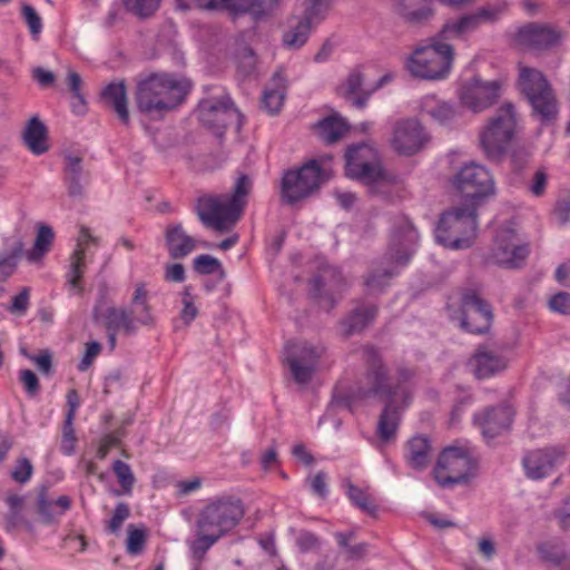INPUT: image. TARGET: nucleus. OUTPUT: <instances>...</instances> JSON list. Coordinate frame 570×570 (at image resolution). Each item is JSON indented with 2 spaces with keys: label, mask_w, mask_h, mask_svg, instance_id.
Listing matches in <instances>:
<instances>
[{
  "label": "nucleus",
  "mask_w": 570,
  "mask_h": 570,
  "mask_svg": "<svg viewBox=\"0 0 570 570\" xmlns=\"http://www.w3.org/2000/svg\"><path fill=\"white\" fill-rule=\"evenodd\" d=\"M519 88L528 98L534 112L543 120L552 119L557 114V102L553 91L543 76L537 69L520 67Z\"/></svg>",
  "instance_id": "nucleus-10"
},
{
  "label": "nucleus",
  "mask_w": 570,
  "mask_h": 570,
  "mask_svg": "<svg viewBox=\"0 0 570 570\" xmlns=\"http://www.w3.org/2000/svg\"><path fill=\"white\" fill-rule=\"evenodd\" d=\"M22 138L24 145L33 155H42L49 149L47 128L37 116H33L27 122Z\"/></svg>",
  "instance_id": "nucleus-35"
},
{
  "label": "nucleus",
  "mask_w": 570,
  "mask_h": 570,
  "mask_svg": "<svg viewBox=\"0 0 570 570\" xmlns=\"http://www.w3.org/2000/svg\"><path fill=\"white\" fill-rule=\"evenodd\" d=\"M53 230L47 225H41L38 228L37 237L35 240L33 248L27 252L26 256L29 262L36 263L40 261L47 252H49L53 242Z\"/></svg>",
  "instance_id": "nucleus-43"
},
{
  "label": "nucleus",
  "mask_w": 570,
  "mask_h": 570,
  "mask_svg": "<svg viewBox=\"0 0 570 570\" xmlns=\"http://www.w3.org/2000/svg\"><path fill=\"white\" fill-rule=\"evenodd\" d=\"M190 89L189 82L169 73H154L138 82V109L149 116H160L179 106Z\"/></svg>",
  "instance_id": "nucleus-4"
},
{
  "label": "nucleus",
  "mask_w": 570,
  "mask_h": 570,
  "mask_svg": "<svg viewBox=\"0 0 570 570\" xmlns=\"http://www.w3.org/2000/svg\"><path fill=\"white\" fill-rule=\"evenodd\" d=\"M6 502L10 509L9 520L10 522L14 523L24 504V497L19 494H9L6 499Z\"/></svg>",
  "instance_id": "nucleus-64"
},
{
  "label": "nucleus",
  "mask_w": 570,
  "mask_h": 570,
  "mask_svg": "<svg viewBox=\"0 0 570 570\" xmlns=\"http://www.w3.org/2000/svg\"><path fill=\"white\" fill-rule=\"evenodd\" d=\"M453 185L465 198V204H475L494 193V181L490 171L476 163L465 164L453 178Z\"/></svg>",
  "instance_id": "nucleus-12"
},
{
  "label": "nucleus",
  "mask_w": 570,
  "mask_h": 570,
  "mask_svg": "<svg viewBox=\"0 0 570 570\" xmlns=\"http://www.w3.org/2000/svg\"><path fill=\"white\" fill-rule=\"evenodd\" d=\"M73 420L75 419H71V415H66L62 428L60 450L66 455H71L75 451L76 435L73 429Z\"/></svg>",
  "instance_id": "nucleus-51"
},
{
  "label": "nucleus",
  "mask_w": 570,
  "mask_h": 570,
  "mask_svg": "<svg viewBox=\"0 0 570 570\" xmlns=\"http://www.w3.org/2000/svg\"><path fill=\"white\" fill-rule=\"evenodd\" d=\"M104 101L109 105L118 118L127 125L129 122V111L127 106V91L124 81L111 82L102 91Z\"/></svg>",
  "instance_id": "nucleus-38"
},
{
  "label": "nucleus",
  "mask_w": 570,
  "mask_h": 570,
  "mask_svg": "<svg viewBox=\"0 0 570 570\" xmlns=\"http://www.w3.org/2000/svg\"><path fill=\"white\" fill-rule=\"evenodd\" d=\"M165 240L170 257L175 259L186 257L196 248V240L186 234L180 224L167 227Z\"/></svg>",
  "instance_id": "nucleus-32"
},
{
  "label": "nucleus",
  "mask_w": 570,
  "mask_h": 570,
  "mask_svg": "<svg viewBox=\"0 0 570 570\" xmlns=\"http://www.w3.org/2000/svg\"><path fill=\"white\" fill-rule=\"evenodd\" d=\"M419 235L409 218L401 216L393 223L387 252L380 266L373 267L364 276L367 293H381L390 281L399 274L397 267L405 266L416 247Z\"/></svg>",
  "instance_id": "nucleus-2"
},
{
  "label": "nucleus",
  "mask_w": 570,
  "mask_h": 570,
  "mask_svg": "<svg viewBox=\"0 0 570 570\" xmlns=\"http://www.w3.org/2000/svg\"><path fill=\"white\" fill-rule=\"evenodd\" d=\"M429 140L430 136L421 122L407 118L394 125L391 144L397 154L412 156L423 149Z\"/></svg>",
  "instance_id": "nucleus-19"
},
{
  "label": "nucleus",
  "mask_w": 570,
  "mask_h": 570,
  "mask_svg": "<svg viewBox=\"0 0 570 570\" xmlns=\"http://www.w3.org/2000/svg\"><path fill=\"white\" fill-rule=\"evenodd\" d=\"M476 218L475 204H463L444 212L435 229L436 242L451 249L469 248L476 237Z\"/></svg>",
  "instance_id": "nucleus-6"
},
{
  "label": "nucleus",
  "mask_w": 570,
  "mask_h": 570,
  "mask_svg": "<svg viewBox=\"0 0 570 570\" xmlns=\"http://www.w3.org/2000/svg\"><path fill=\"white\" fill-rule=\"evenodd\" d=\"M372 150L365 146H353L346 151V175L367 181H376L381 176V169L376 163L364 160L365 154Z\"/></svg>",
  "instance_id": "nucleus-26"
},
{
  "label": "nucleus",
  "mask_w": 570,
  "mask_h": 570,
  "mask_svg": "<svg viewBox=\"0 0 570 570\" xmlns=\"http://www.w3.org/2000/svg\"><path fill=\"white\" fill-rule=\"evenodd\" d=\"M529 255L528 245L509 227L497 232L488 261L504 268L521 267Z\"/></svg>",
  "instance_id": "nucleus-14"
},
{
  "label": "nucleus",
  "mask_w": 570,
  "mask_h": 570,
  "mask_svg": "<svg viewBox=\"0 0 570 570\" xmlns=\"http://www.w3.org/2000/svg\"><path fill=\"white\" fill-rule=\"evenodd\" d=\"M122 436L124 432L121 430L104 435L99 441V446L96 453L97 458L99 460L106 459L112 448L120 445Z\"/></svg>",
  "instance_id": "nucleus-53"
},
{
  "label": "nucleus",
  "mask_w": 570,
  "mask_h": 570,
  "mask_svg": "<svg viewBox=\"0 0 570 570\" xmlns=\"http://www.w3.org/2000/svg\"><path fill=\"white\" fill-rule=\"evenodd\" d=\"M240 115L229 97L203 100L198 107L200 122L212 129L215 135L222 136L225 128L238 121Z\"/></svg>",
  "instance_id": "nucleus-18"
},
{
  "label": "nucleus",
  "mask_w": 570,
  "mask_h": 570,
  "mask_svg": "<svg viewBox=\"0 0 570 570\" xmlns=\"http://www.w3.org/2000/svg\"><path fill=\"white\" fill-rule=\"evenodd\" d=\"M277 0H229V11L234 13H249L258 19L269 14Z\"/></svg>",
  "instance_id": "nucleus-41"
},
{
  "label": "nucleus",
  "mask_w": 570,
  "mask_h": 570,
  "mask_svg": "<svg viewBox=\"0 0 570 570\" xmlns=\"http://www.w3.org/2000/svg\"><path fill=\"white\" fill-rule=\"evenodd\" d=\"M287 80L282 69L277 70L264 90L262 105L271 115L278 114L286 96Z\"/></svg>",
  "instance_id": "nucleus-31"
},
{
  "label": "nucleus",
  "mask_w": 570,
  "mask_h": 570,
  "mask_svg": "<svg viewBox=\"0 0 570 570\" xmlns=\"http://www.w3.org/2000/svg\"><path fill=\"white\" fill-rule=\"evenodd\" d=\"M344 288L345 282L341 272L328 264H323L312 281L313 295L322 298L327 309H332L335 305L334 294L342 293Z\"/></svg>",
  "instance_id": "nucleus-22"
},
{
  "label": "nucleus",
  "mask_w": 570,
  "mask_h": 570,
  "mask_svg": "<svg viewBox=\"0 0 570 570\" xmlns=\"http://www.w3.org/2000/svg\"><path fill=\"white\" fill-rule=\"evenodd\" d=\"M330 179V173L312 159L296 170H287L281 185V200L295 205L316 193Z\"/></svg>",
  "instance_id": "nucleus-9"
},
{
  "label": "nucleus",
  "mask_w": 570,
  "mask_h": 570,
  "mask_svg": "<svg viewBox=\"0 0 570 570\" xmlns=\"http://www.w3.org/2000/svg\"><path fill=\"white\" fill-rule=\"evenodd\" d=\"M500 13L501 10L499 7H483L472 13L464 14L456 19H450L443 24L441 31L434 38L445 43L453 39H464L481 26L495 22Z\"/></svg>",
  "instance_id": "nucleus-16"
},
{
  "label": "nucleus",
  "mask_w": 570,
  "mask_h": 570,
  "mask_svg": "<svg viewBox=\"0 0 570 570\" xmlns=\"http://www.w3.org/2000/svg\"><path fill=\"white\" fill-rule=\"evenodd\" d=\"M513 410L509 405L489 407L474 415V423L481 429L487 439H494L508 430L512 423Z\"/></svg>",
  "instance_id": "nucleus-23"
},
{
  "label": "nucleus",
  "mask_w": 570,
  "mask_h": 570,
  "mask_svg": "<svg viewBox=\"0 0 570 570\" xmlns=\"http://www.w3.org/2000/svg\"><path fill=\"white\" fill-rule=\"evenodd\" d=\"M65 161V183L70 197H81L83 195V169L82 158L77 155L67 154Z\"/></svg>",
  "instance_id": "nucleus-36"
},
{
  "label": "nucleus",
  "mask_w": 570,
  "mask_h": 570,
  "mask_svg": "<svg viewBox=\"0 0 570 570\" xmlns=\"http://www.w3.org/2000/svg\"><path fill=\"white\" fill-rule=\"evenodd\" d=\"M325 347L306 341L288 342L284 351V361L297 384H307L317 371L325 354Z\"/></svg>",
  "instance_id": "nucleus-11"
},
{
  "label": "nucleus",
  "mask_w": 570,
  "mask_h": 570,
  "mask_svg": "<svg viewBox=\"0 0 570 570\" xmlns=\"http://www.w3.org/2000/svg\"><path fill=\"white\" fill-rule=\"evenodd\" d=\"M421 111L441 126H454L463 115L461 107L432 95L422 98Z\"/></svg>",
  "instance_id": "nucleus-28"
},
{
  "label": "nucleus",
  "mask_w": 570,
  "mask_h": 570,
  "mask_svg": "<svg viewBox=\"0 0 570 570\" xmlns=\"http://www.w3.org/2000/svg\"><path fill=\"white\" fill-rule=\"evenodd\" d=\"M165 281L173 283H183L186 278L183 264L176 263L167 265L165 268Z\"/></svg>",
  "instance_id": "nucleus-63"
},
{
  "label": "nucleus",
  "mask_w": 570,
  "mask_h": 570,
  "mask_svg": "<svg viewBox=\"0 0 570 570\" xmlns=\"http://www.w3.org/2000/svg\"><path fill=\"white\" fill-rule=\"evenodd\" d=\"M363 80L362 73L358 70H353L338 87V94L356 108L365 107L371 95L370 91L363 90Z\"/></svg>",
  "instance_id": "nucleus-37"
},
{
  "label": "nucleus",
  "mask_w": 570,
  "mask_h": 570,
  "mask_svg": "<svg viewBox=\"0 0 570 570\" xmlns=\"http://www.w3.org/2000/svg\"><path fill=\"white\" fill-rule=\"evenodd\" d=\"M19 381L28 396L33 397L40 392L39 379L31 370H21L19 372Z\"/></svg>",
  "instance_id": "nucleus-55"
},
{
  "label": "nucleus",
  "mask_w": 570,
  "mask_h": 570,
  "mask_svg": "<svg viewBox=\"0 0 570 570\" xmlns=\"http://www.w3.org/2000/svg\"><path fill=\"white\" fill-rule=\"evenodd\" d=\"M296 543L302 552L314 551L320 548L318 538L309 531L299 532Z\"/></svg>",
  "instance_id": "nucleus-59"
},
{
  "label": "nucleus",
  "mask_w": 570,
  "mask_h": 570,
  "mask_svg": "<svg viewBox=\"0 0 570 570\" xmlns=\"http://www.w3.org/2000/svg\"><path fill=\"white\" fill-rule=\"evenodd\" d=\"M90 244L98 246L99 239L90 233L88 227L81 226L77 237L76 249L70 257V269L68 273L69 285L78 292L82 289L81 278L86 269L85 255Z\"/></svg>",
  "instance_id": "nucleus-25"
},
{
  "label": "nucleus",
  "mask_w": 570,
  "mask_h": 570,
  "mask_svg": "<svg viewBox=\"0 0 570 570\" xmlns=\"http://www.w3.org/2000/svg\"><path fill=\"white\" fill-rule=\"evenodd\" d=\"M406 463L414 470L425 469L431 461V445L425 436H414L406 444Z\"/></svg>",
  "instance_id": "nucleus-39"
},
{
  "label": "nucleus",
  "mask_w": 570,
  "mask_h": 570,
  "mask_svg": "<svg viewBox=\"0 0 570 570\" xmlns=\"http://www.w3.org/2000/svg\"><path fill=\"white\" fill-rule=\"evenodd\" d=\"M311 489L316 495L325 498L328 493L327 474L323 471L317 472L311 480Z\"/></svg>",
  "instance_id": "nucleus-62"
},
{
  "label": "nucleus",
  "mask_w": 570,
  "mask_h": 570,
  "mask_svg": "<svg viewBox=\"0 0 570 570\" xmlns=\"http://www.w3.org/2000/svg\"><path fill=\"white\" fill-rule=\"evenodd\" d=\"M453 62L451 45L432 38L428 46L419 47L407 60V69L414 77L435 80L450 72Z\"/></svg>",
  "instance_id": "nucleus-8"
},
{
  "label": "nucleus",
  "mask_w": 570,
  "mask_h": 570,
  "mask_svg": "<svg viewBox=\"0 0 570 570\" xmlns=\"http://www.w3.org/2000/svg\"><path fill=\"white\" fill-rule=\"evenodd\" d=\"M508 360L498 351L488 346H479L470 360V366L478 379H488L502 372Z\"/></svg>",
  "instance_id": "nucleus-29"
},
{
  "label": "nucleus",
  "mask_w": 570,
  "mask_h": 570,
  "mask_svg": "<svg viewBox=\"0 0 570 570\" xmlns=\"http://www.w3.org/2000/svg\"><path fill=\"white\" fill-rule=\"evenodd\" d=\"M23 354L37 365L42 374L49 375L52 372V355L48 350L41 351L38 355Z\"/></svg>",
  "instance_id": "nucleus-58"
},
{
  "label": "nucleus",
  "mask_w": 570,
  "mask_h": 570,
  "mask_svg": "<svg viewBox=\"0 0 570 570\" xmlns=\"http://www.w3.org/2000/svg\"><path fill=\"white\" fill-rule=\"evenodd\" d=\"M548 304L551 311L562 315H570V293L559 292L550 297Z\"/></svg>",
  "instance_id": "nucleus-56"
},
{
  "label": "nucleus",
  "mask_w": 570,
  "mask_h": 570,
  "mask_svg": "<svg viewBox=\"0 0 570 570\" xmlns=\"http://www.w3.org/2000/svg\"><path fill=\"white\" fill-rule=\"evenodd\" d=\"M473 468V462L464 450L448 448L440 454L433 474L440 487L452 488L465 483Z\"/></svg>",
  "instance_id": "nucleus-13"
},
{
  "label": "nucleus",
  "mask_w": 570,
  "mask_h": 570,
  "mask_svg": "<svg viewBox=\"0 0 570 570\" xmlns=\"http://www.w3.org/2000/svg\"><path fill=\"white\" fill-rule=\"evenodd\" d=\"M22 16L33 37L38 36L42 30V21L33 7L24 4L22 7Z\"/></svg>",
  "instance_id": "nucleus-57"
},
{
  "label": "nucleus",
  "mask_w": 570,
  "mask_h": 570,
  "mask_svg": "<svg viewBox=\"0 0 570 570\" xmlns=\"http://www.w3.org/2000/svg\"><path fill=\"white\" fill-rule=\"evenodd\" d=\"M331 0H309L302 20L292 24L284 35V43L293 49L302 47L308 39L313 23H318L330 7Z\"/></svg>",
  "instance_id": "nucleus-20"
},
{
  "label": "nucleus",
  "mask_w": 570,
  "mask_h": 570,
  "mask_svg": "<svg viewBox=\"0 0 570 570\" xmlns=\"http://www.w3.org/2000/svg\"><path fill=\"white\" fill-rule=\"evenodd\" d=\"M562 37L563 35L560 30L537 23L524 26L517 35V39L521 45L532 49H548L557 46Z\"/></svg>",
  "instance_id": "nucleus-27"
},
{
  "label": "nucleus",
  "mask_w": 570,
  "mask_h": 570,
  "mask_svg": "<svg viewBox=\"0 0 570 570\" xmlns=\"http://www.w3.org/2000/svg\"><path fill=\"white\" fill-rule=\"evenodd\" d=\"M564 453L557 448L540 449L528 453L523 459V468L528 478L540 480L550 475L563 463Z\"/></svg>",
  "instance_id": "nucleus-21"
},
{
  "label": "nucleus",
  "mask_w": 570,
  "mask_h": 570,
  "mask_svg": "<svg viewBox=\"0 0 570 570\" xmlns=\"http://www.w3.org/2000/svg\"><path fill=\"white\" fill-rule=\"evenodd\" d=\"M364 358L367 366L364 382L351 394L353 401L380 399L385 401L384 409L377 422V435L381 441L394 440L401 421V411L410 404L413 392V371L399 367L394 382L390 381L387 368L377 350L364 347Z\"/></svg>",
  "instance_id": "nucleus-1"
},
{
  "label": "nucleus",
  "mask_w": 570,
  "mask_h": 570,
  "mask_svg": "<svg viewBox=\"0 0 570 570\" xmlns=\"http://www.w3.org/2000/svg\"><path fill=\"white\" fill-rule=\"evenodd\" d=\"M316 130L324 141L332 144L342 138L346 131V125L337 117H327L318 121Z\"/></svg>",
  "instance_id": "nucleus-44"
},
{
  "label": "nucleus",
  "mask_w": 570,
  "mask_h": 570,
  "mask_svg": "<svg viewBox=\"0 0 570 570\" xmlns=\"http://www.w3.org/2000/svg\"><path fill=\"white\" fill-rule=\"evenodd\" d=\"M126 10L139 18L153 16L159 8L161 0H121Z\"/></svg>",
  "instance_id": "nucleus-47"
},
{
  "label": "nucleus",
  "mask_w": 570,
  "mask_h": 570,
  "mask_svg": "<svg viewBox=\"0 0 570 570\" xmlns=\"http://www.w3.org/2000/svg\"><path fill=\"white\" fill-rule=\"evenodd\" d=\"M517 114L512 104H504L480 131V145L490 159L503 156L517 132Z\"/></svg>",
  "instance_id": "nucleus-7"
},
{
  "label": "nucleus",
  "mask_w": 570,
  "mask_h": 570,
  "mask_svg": "<svg viewBox=\"0 0 570 570\" xmlns=\"http://www.w3.org/2000/svg\"><path fill=\"white\" fill-rule=\"evenodd\" d=\"M29 307V288L24 287L18 295L12 298L9 308L11 313L24 314Z\"/></svg>",
  "instance_id": "nucleus-61"
},
{
  "label": "nucleus",
  "mask_w": 570,
  "mask_h": 570,
  "mask_svg": "<svg viewBox=\"0 0 570 570\" xmlns=\"http://www.w3.org/2000/svg\"><path fill=\"white\" fill-rule=\"evenodd\" d=\"M106 330L124 332L131 335L137 331V323L126 308L109 307L105 313Z\"/></svg>",
  "instance_id": "nucleus-40"
},
{
  "label": "nucleus",
  "mask_w": 570,
  "mask_h": 570,
  "mask_svg": "<svg viewBox=\"0 0 570 570\" xmlns=\"http://www.w3.org/2000/svg\"><path fill=\"white\" fill-rule=\"evenodd\" d=\"M377 307L372 304H363L353 311L341 322L342 331L345 336L361 333L376 317Z\"/></svg>",
  "instance_id": "nucleus-33"
},
{
  "label": "nucleus",
  "mask_w": 570,
  "mask_h": 570,
  "mask_svg": "<svg viewBox=\"0 0 570 570\" xmlns=\"http://www.w3.org/2000/svg\"><path fill=\"white\" fill-rule=\"evenodd\" d=\"M193 265L194 269L202 275H209L216 272L223 273L220 262L210 255L203 254L197 256L194 259Z\"/></svg>",
  "instance_id": "nucleus-50"
},
{
  "label": "nucleus",
  "mask_w": 570,
  "mask_h": 570,
  "mask_svg": "<svg viewBox=\"0 0 570 570\" xmlns=\"http://www.w3.org/2000/svg\"><path fill=\"white\" fill-rule=\"evenodd\" d=\"M129 517H130L129 505L126 502H119L115 508L111 519L107 523V530L112 534H117L120 531L122 523Z\"/></svg>",
  "instance_id": "nucleus-52"
},
{
  "label": "nucleus",
  "mask_w": 570,
  "mask_h": 570,
  "mask_svg": "<svg viewBox=\"0 0 570 570\" xmlns=\"http://www.w3.org/2000/svg\"><path fill=\"white\" fill-rule=\"evenodd\" d=\"M112 471L124 492L130 494L136 481L130 465L124 461L116 460L112 463Z\"/></svg>",
  "instance_id": "nucleus-48"
},
{
  "label": "nucleus",
  "mask_w": 570,
  "mask_h": 570,
  "mask_svg": "<svg viewBox=\"0 0 570 570\" xmlns=\"http://www.w3.org/2000/svg\"><path fill=\"white\" fill-rule=\"evenodd\" d=\"M24 244L20 237H14L9 245V253L0 255V283L7 282L17 271L18 261L22 256Z\"/></svg>",
  "instance_id": "nucleus-42"
},
{
  "label": "nucleus",
  "mask_w": 570,
  "mask_h": 570,
  "mask_svg": "<svg viewBox=\"0 0 570 570\" xmlns=\"http://www.w3.org/2000/svg\"><path fill=\"white\" fill-rule=\"evenodd\" d=\"M346 493L348 499L362 511L372 514L376 510L374 500L363 489L354 485L351 481H346Z\"/></svg>",
  "instance_id": "nucleus-45"
},
{
  "label": "nucleus",
  "mask_w": 570,
  "mask_h": 570,
  "mask_svg": "<svg viewBox=\"0 0 570 570\" xmlns=\"http://www.w3.org/2000/svg\"><path fill=\"white\" fill-rule=\"evenodd\" d=\"M147 539L145 528H135L134 524L128 525L127 552L137 556L142 552Z\"/></svg>",
  "instance_id": "nucleus-49"
},
{
  "label": "nucleus",
  "mask_w": 570,
  "mask_h": 570,
  "mask_svg": "<svg viewBox=\"0 0 570 570\" xmlns=\"http://www.w3.org/2000/svg\"><path fill=\"white\" fill-rule=\"evenodd\" d=\"M252 186V179L240 175L232 194L199 197L195 207L198 218L207 228L220 233L229 230L240 218Z\"/></svg>",
  "instance_id": "nucleus-3"
},
{
  "label": "nucleus",
  "mask_w": 570,
  "mask_h": 570,
  "mask_svg": "<svg viewBox=\"0 0 570 570\" xmlns=\"http://www.w3.org/2000/svg\"><path fill=\"white\" fill-rule=\"evenodd\" d=\"M500 90V81H485L473 77L461 85L459 98L461 104L473 112H481L497 102Z\"/></svg>",
  "instance_id": "nucleus-17"
},
{
  "label": "nucleus",
  "mask_w": 570,
  "mask_h": 570,
  "mask_svg": "<svg viewBox=\"0 0 570 570\" xmlns=\"http://www.w3.org/2000/svg\"><path fill=\"white\" fill-rule=\"evenodd\" d=\"M33 473V465L27 458H20L17 460L13 470L11 471V478L21 484L27 483Z\"/></svg>",
  "instance_id": "nucleus-54"
},
{
  "label": "nucleus",
  "mask_w": 570,
  "mask_h": 570,
  "mask_svg": "<svg viewBox=\"0 0 570 570\" xmlns=\"http://www.w3.org/2000/svg\"><path fill=\"white\" fill-rule=\"evenodd\" d=\"M100 351V343L96 341L87 343L85 355L78 365L79 371H87L89 366L92 364L94 360L99 355Z\"/></svg>",
  "instance_id": "nucleus-60"
},
{
  "label": "nucleus",
  "mask_w": 570,
  "mask_h": 570,
  "mask_svg": "<svg viewBox=\"0 0 570 570\" xmlns=\"http://www.w3.org/2000/svg\"><path fill=\"white\" fill-rule=\"evenodd\" d=\"M492 317L491 306L476 289L463 291L458 316L461 328L472 334L485 333L490 328Z\"/></svg>",
  "instance_id": "nucleus-15"
},
{
  "label": "nucleus",
  "mask_w": 570,
  "mask_h": 570,
  "mask_svg": "<svg viewBox=\"0 0 570 570\" xmlns=\"http://www.w3.org/2000/svg\"><path fill=\"white\" fill-rule=\"evenodd\" d=\"M440 2L458 7L470 0H439ZM397 14L406 22L413 26H420L428 22L433 16L434 10L431 0H399Z\"/></svg>",
  "instance_id": "nucleus-24"
},
{
  "label": "nucleus",
  "mask_w": 570,
  "mask_h": 570,
  "mask_svg": "<svg viewBox=\"0 0 570 570\" xmlns=\"http://www.w3.org/2000/svg\"><path fill=\"white\" fill-rule=\"evenodd\" d=\"M245 515L243 501L230 494L210 499L199 511L196 529L204 534L208 544H215L220 538L233 531Z\"/></svg>",
  "instance_id": "nucleus-5"
},
{
  "label": "nucleus",
  "mask_w": 570,
  "mask_h": 570,
  "mask_svg": "<svg viewBox=\"0 0 570 570\" xmlns=\"http://www.w3.org/2000/svg\"><path fill=\"white\" fill-rule=\"evenodd\" d=\"M128 313L132 315L137 325L150 326L154 324L155 317L151 313L149 293L145 283L140 282L135 285Z\"/></svg>",
  "instance_id": "nucleus-34"
},
{
  "label": "nucleus",
  "mask_w": 570,
  "mask_h": 570,
  "mask_svg": "<svg viewBox=\"0 0 570 570\" xmlns=\"http://www.w3.org/2000/svg\"><path fill=\"white\" fill-rule=\"evenodd\" d=\"M71 507V499L68 495H60L56 500L48 497V492L42 488L37 499V512L41 522L51 524L66 513Z\"/></svg>",
  "instance_id": "nucleus-30"
},
{
  "label": "nucleus",
  "mask_w": 570,
  "mask_h": 570,
  "mask_svg": "<svg viewBox=\"0 0 570 570\" xmlns=\"http://www.w3.org/2000/svg\"><path fill=\"white\" fill-rule=\"evenodd\" d=\"M66 83L76 100V102L72 104L73 111L76 114H83L86 111V99L81 92L82 79L80 75L73 70H69Z\"/></svg>",
  "instance_id": "nucleus-46"
}]
</instances>
